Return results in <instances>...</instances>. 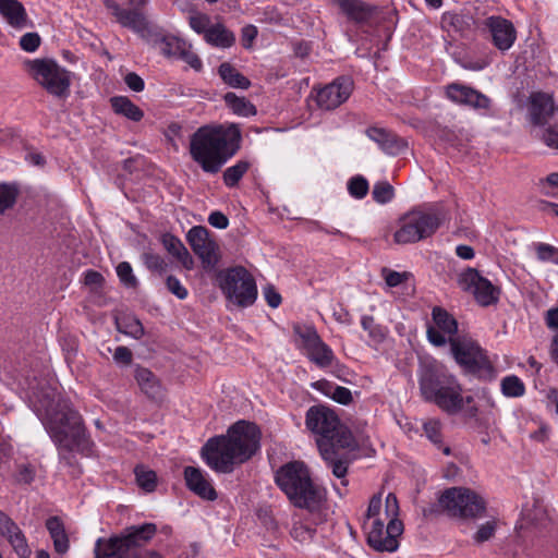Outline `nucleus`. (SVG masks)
I'll use <instances>...</instances> for the list:
<instances>
[{
    "label": "nucleus",
    "mask_w": 558,
    "mask_h": 558,
    "mask_svg": "<svg viewBox=\"0 0 558 558\" xmlns=\"http://www.w3.org/2000/svg\"><path fill=\"white\" fill-rule=\"evenodd\" d=\"M260 430L244 420L232 424L226 435L209 438L202 448V458L218 473H231L235 464L248 461L260 447Z\"/></svg>",
    "instance_id": "obj_2"
},
{
    "label": "nucleus",
    "mask_w": 558,
    "mask_h": 558,
    "mask_svg": "<svg viewBox=\"0 0 558 558\" xmlns=\"http://www.w3.org/2000/svg\"><path fill=\"white\" fill-rule=\"evenodd\" d=\"M0 14L14 28H23L28 25L26 10L19 0H0Z\"/></svg>",
    "instance_id": "obj_25"
},
{
    "label": "nucleus",
    "mask_w": 558,
    "mask_h": 558,
    "mask_svg": "<svg viewBox=\"0 0 558 558\" xmlns=\"http://www.w3.org/2000/svg\"><path fill=\"white\" fill-rule=\"evenodd\" d=\"M241 142L242 133L236 124H207L191 135L189 151L204 172L216 174L239 151Z\"/></svg>",
    "instance_id": "obj_3"
},
{
    "label": "nucleus",
    "mask_w": 558,
    "mask_h": 558,
    "mask_svg": "<svg viewBox=\"0 0 558 558\" xmlns=\"http://www.w3.org/2000/svg\"><path fill=\"white\" fill-rule=\"evenodd\" d=\"M339 7L342 14L349 21L356 24L368 23L376 13V7L366 3L363 0H332Z\"/></svg>",
    "instance_id": "obj_23"
},
{
    "label": "nucleus",
    "mask_w": 558,
    "mask_h": 558,
    "mask_svg": "<svg viewBox=\"0 0 558 558\" xmlns=\"http://www.w3.org/2000/svg\"><path fill=\"white\" fill-rule=\"evenodd\" d=\"M448 341L454 361L465 374H471L482 380L495 378V368L476 341L466 336L450 337Z\"/></svg>",
    "instance_id": "obj_8"
},
{
    "label": "nucleus",
    "mask_w": 558,
    "mask_h": 558,
    "mask_svg": "<svg viewBox=\"0 0 558 558\" xmlns=\"http://www.w3.org/2000/svg\"><path fill=\"white\" fill-rule=\"evenodd\" d=\"M361 325L364 330L368 331V336L375 342H381L385 339V333L380 326L375 324V319L372 316H363L361 319Z\"/></svg>",
    "instance_id": "obj_47"
},
{
    "label": "nucleus",
    "mask_w": 558,
    "mask_h": 558,
    "mask_svg": "<svg viewBox=\"0 0 558 558\" xmlns=\"http://www.w3.org/2000/svg\"><path fill=\"white\" fill-rule=\"evenodd\" d=\"M105 281L104 276L96 270H87L84 276V283L90 288H100Z\"/></svg>",
    "instance_id": "obj_63"
},
{
    "label": "nucleus",
    "mask_w": 558,
    "mask_h": 558,
    "mask_svg": "<svg viewBox=\"0 0 558 558\" xmlns=\"http://www.w3.org/2000/svg\"><path fill=\"white\" fill-rule=\"evenodd\" d=\"M543 141L548 147L558 149V125H551L544 131Z\"/></svg>",
    "instance_id": "obj_64"
},
{
    "label": "nucleus",
    "mask_w": 558,
    "mask_h": 558,
    "mask_svg": "<svg viewBox=\"0 0 558 558\" xmlns=\"http://www.w3.org/2000/svg\"><path fill=\"white\" fill-rule=\"evenodd\" d=\"M36 470L34 465L27 463V464H20L17 465L16 472H15V482L17 484L28 485L35 480Z\"/></svg>",
    "instance_id": "obj_48"
},
{
    "label": "nucleus",
    "mask_w": 558,
    "mask_h": 558,
    "mask_svg": "<svg viewBox=\"0 0 558 558\" xmlns=\"http://www.w3.org/2000/svg\"><path fill=\"white\" fill-rule=\"evenodd\" d=\"M264 295H265V299H266V302L267 304L272 307V308H276L278 307L280 304H281V295L280 293L275 289L274 286L271 284H268L265 289H264Z\"/></svg>",
    "instance_id": "obj_62"
},
{
    "label": "nucleus",
    "mask_w": 558,
    "mask_h": 558,
    "mask_svg": "<svg viewBox=\"0 0 558 558\" xmlns=\"http://www.w3.org/2000/svg\"><path fill=\"white\" fill-rule=\"evenodd\" d=\"M167 289L174 294L178 299L184 300L187 298V290L181 284L180 280L174 276H168L166 280Z\"/></svg>",
    "instance_id": "obj_58"
},
{
    "label": "nucleus",
    "mask_w": 558,
    "mask_h": 558,
    "mask_svg": "<svg viewBox=\"0 0 558 558\" xmlns=\"http://www.w3.org/2000/svg\"><path fill=\"white\" fill-rule=\"evenodd\" d=\"M186 41L177 36H163L157 41L159 51L167 58H177L183 51Z\"/></svg>",
    "instance_id": "obj_37"
},
{
    "label": "nucleus",
    "mask_w": 558,
    "mask_h": 558,
    "mask_svg": "<svg viewBox=\"0 0 558 558\" xmlns=\"http://www.w3.org/2000/svg\"><path fill=\"white\" fill-rule=\"evenodd\" d=\"M501 391L507 397L515 398L524 395L525 387L518 376L511 375L501 380Z\"/></svg>",
    "instance_id": "obj_44"
},
{
    "label": "nucleus",
    "mask_w": 558,
    "mask_h": 558,
    "mask_svg": "<svg viewBox=\"0 0 558 558\" xmlns=\"http://www.w3.org/2000/svg\"><path fill=\"white\" fill-rule=\"evenodd\" d=\"M447 96L456 102L469 105L480 109L488 108L490 102L489 98H487L485 95L471 87L459 84L449 85L447 87Z\"/></svg>",
    "instance_id": "obj_24"
},
{
    "label": "nucleus",
    "mask_w": 558,
    "mask_h": 558,
    "mask_svg": "<svg viewBox=\"0 0 558 558\" xmlns=\"http://www.w3.org/2000/svg\"><path fill=\"white\" fill-rule=\"evenodd\" d=\"M385 514L386 519L389 521L401 522L398 519L399 515V502L397 496L392 493H389L385 500Z\"/></svg>",
    "instance_id": "obj_53"
},
{
    "label": "nucleus",
    "mask_w": 558,
    "mask_h": 558,
    "mask_svg": "<svg viewBox=\"0 0 558 558\" xmlns=\"http://www.w3.org/2000/svg\"><path fill=\"white\" fill-rule=\"evenodd\" d=\"M205 39L208 44L221 48H229L235 41L234 34L227 29L222 24L210 26L206 31Z\"/></svg>",
    "instance_id": "obj_33"
},
{
    "label": "nucleus",
    "mask_w": 558,
    "mask_h": 558,
    "mask_svg": "<svg viewBox=\"0 0 558 558\" xmlns=\"http://www.w3.org/2000/svg\"><path fill=\"white\" fill-rule=\"evenodd\" d=\"M218 281L226 298L238 306H250L257 298L255 280L242 266L220 271Z\"/></svg>",
    "instance_id": "obj_11"
},
{
    "label": "nucleus",
    "mask_w": 558,
    "mask_h": 558,
    "mask_svg": "<svg viewBox=\"0 0 558 558\" xmlns=\"http://www.w3.org/2000/svg\"><path fill=\"white\" fill-rule=\"evenodd\" d=\"M257 518L260 523L269 531L277 530V522L269 508H260L257 511Z\"/></svg>",
    "instance_id": "obj_60"
},
{
    "label": "nucleus",
    "mask_w": 558,
    "mask_h": 558,
    "mask_svg": "<svg viewBox=\"0 0 558 558\" xmlns=\"http://www.w3.org/2000/svg\"><path fill=\"white\" fill-rule=\"evenodd\" d=\"M418 384L425 401L434 403L448 415L462 412V385L444 368L435 364L424 365Z\"/></svg>",
    "instance_id": "obj_4"
},
{
    "label": "nucleus",
    "mask_w": 558,
    "mask_h": 558,
    "mask_svg": "<svg viewBox=\"0 0 558 558\" xmlns=\"http://www.w3.org/2000/svg\"><path fill=\"white\" fill-rule=\"evenodd\" d=\"M438 506L449 517L475 519L484 515L486 502L482 496L470 488L451 487L438 498Z\"/></svg>",
    "instance_id": "obj_10"
},
{
    "label": "nucleus",
    "mask_w": 558,
    "mask_h": 558,
    "mask_svg": "<svg viewBox=\"0 0 558 558\" xmlns=\"http://www.w3.org/2000/svg\"><path fill=\"white\" fill-rule=\"evenodd\" d=\"M275 482L286 494L291 504L314 512L319 509L324 495L314 485L307 466L300 461H292L278 469Z\"/></svg>",
    "instance_id": "obj_6"
},
{
    "label": "nucleus",
    "mask_w": 558,
    "mask_h": 558,
    "mask_svg": "<svg viewBox=\"0 0 558 558\" xmlns=\"http://www.w3.org/2000/svg\"><path fill=\"white\" fill-rule=\"evenodd\" d=\"M27 66L33 78L41 85L50 95L58 98H66L70 94V72L61 68L52 59H35L27 61Z\"/></svg>",
    "instance_id": "obj_12"
},
{
    "label": "nucleus",
    "mask_w": 558,
    "mask_h": 558,
    "mask_svg": "<svg viewBox=\"0 0 558 558\" xmlns=\"http://www.w3.org/2000/svg\"><path fill=\"white\" fill-rule=\"evenodd\" d=\"M163 247L173 255L185 269L191 270L194 267V259L183 245V243L174 235L165 233L161 236Z\"/></svg>",
    "instance_id": "obj_27"
},
{
    "label": "nucleus",
    "mask_w": 558,
    "mask_h": 558,
    "mask_svg": "<svg viewBox=\"0 0 558 558\" xmlns=\"http://www.w3.org/2000/svg\"><path fill=\"white\" fill-rule=\"evenodd\" d=\"M352 90L353 82L350 77H338L317 92V106L324 110H333L347 101Z\"/></svg>",
    "instance_id": "obj_16"
},
{
    "label": "nucleus",
    "mask_w": 558,
    "mask_h": 558,
    "mask_svg": "<svg viewBox=\"0 0 558 558\" xmlns=\"http://www.w3.org/2000/svg\"><path fill=\"white\" fill-rule=\"evenodd\" d=\"M458 284L463 291L471 292L482 306L495 304L499 299V288L495 287L475 268L468 267L462 271L458 277Z\"/></svg>",
    "instance_id": "obj_13"
},
{
    "label": "nucleus",
    "mask_w": 558,
    "mask_h": 558,
    "mask_svg": "<svg viewBox=\"0 0 558 558\" xmlns=\"http://www.w3.org/2000/svg\"><path fill=\"white\" fill-rule=\"evenodd\" d=\"M340 447L332 446L331 457L322 456L323 459L331 466L332 474L338 478H344L348 472V461L339 454Z\"/></svg>",
    "instance_id": "obj_42"
},
{
    "label": "nucleus",
    "mask_w": 558,
    "mask_h": 558,
    "mask_svg": "<svg viewBox=\"0 0 558 558\" xmlns=\"http://www.w3.org/2000/svg\"><path fill=\"white\" fill-rule=\"evenodd\" d=\"M402 533V522L389 521L385 526L381 519L375 518L367 533V544L376 551L393 553L399 547L398 537Z\"/></svg>",
    "instance_id": "obj_14"
},
{
    "label": "nucleus",
    "mask_w": 558,
    "mask_h": 558,
    "mask_svg": "<svg viewBox=\"0 0 558 558\" xmlns=\"http://www.w3.org/2000/svg\"><path fill=\"white\" fill-rule=\"evenodd\" d=\"M305 424L308 430L318 436L316 444L322 456L331 457L332 446L349 450L357 448L352 432L328 407L323 404L311 407L306 412Z\"/></svg>",
    "instance_id": "obj_5"
},
{
    "label": "nucleus",
    "mask_w": 558,
    "mask_h": 558,
    "mask_svg": "<svg viewBox=\"0 0 558 558\" xmlns=\"http://www.w3.org/2000/svg\"><path fill=\"white\" fill-rule=\"evenodd\" d=\"M433 320L436 325L427 327V339L435 347H444L449 343L446 335L450 337H461L458 335V323L456 318L446 310L435 306L432 312Z\"/></svg>",
    "instance_id": "obj_17"
},
{
    "label": "nucleus",
    "mask_w": 558,
    "mask_h": 558,
    "mask_svg": "<svg viewBox=\"0 0 558 558\" xmlns=\"http://www.w3.org/2000/svg\"><path fill=\"white\" fill-rule=\"evenodd\" d=\"M117 274L121 282L126 287H135L137 284V280L133 275L132 267L128 262H121L117 266Z\"/></svg>",
    "instance_id": "obj_51"
},
{
    "label": "nucleus",
    "mask_w": 558,
    "mask_h": 558,
    "mask_svg": "<svg viewBox=\"0 0 558 558\" xmlns=\"http://www.w3.org/2000/svg\"><path fill=\"white\" fill-rule=\"evenodd\" d=\"M186 238L193 252L201 258L203 268L206 271L214 270L219 262L218 245L209 238L207 228L195 226L187 232Z\"/></svg>",
    "instance_id": "obj_15"
},
{
    "label": "nucleus",
    "mask_w": 558,
    "mask_h": 558,
    "mask_svg": "<svg viewBox=\"0 0 558 558\" xmlns=\"http://www.w3.org/2000/svg\"><path fill=\"white\" fill-rule=\"evenodd\" d=\"M0 535L5 537L13 547L14 551L21 557H28L31 550L26 538L15 522L3 511L0 510Z\"/></svg>",
    "instance_id": "obj_20"
},
{
    "label": "nucleus",
    "mask_w": 558,
    "mask_h": 558,
    "mask_svg": "<svg viewBox=\"0 0 558 558\" xmlns=\"http://www.w3.org/2000/svg\"><path fill=\"white\" fill-rule=\"evenodd\" d=\"M135 379L141 390L153 400L161 398L162 389L157 376L145 367H137L135 369Z\"/></svg>",
    "instance_id": "obj_26"
},
{
    "label": "nucleus",
    "mask_w": 558,
    "mask_h": 558,
    "mask_svg": "<svg viewBox=\"0 0 558 558\" xmlns=\"http://www.w3.org/2000/svg\"><path fill=\"white\" fill-rule=\"evenodd\" d=\"M313 387L316 390L323 392L325 396L343 405L350 404L353 400L350 389L342 386H336L326 379L314 383Z\"/></svg>",
    "instance_id": "obj_29"
},
{
    "label": "nucleus",
    "mask_w": 558,
    "mask_h": 558,
    "mask_svg": "<svg viewBox=\"0 0 558 558\" xmlns=\"http://www.w3.org/2000/svg\"><path fill=\"white\" fill-rule=\"evenodd\" d=\"M250 162L246 160H239L235 165L227 168L223 172V183L228 187H234L238 185L240 180L250 169Z\"/></svg>",
    "instance_id": "obj_39"
},
{
    "label": "nucleus",
    "mask_w": 558,
    "mask_h": 558,
    "mask_svg": "<svg viewBox=\"0 0 558 558\" xmlns=\"http://www.w3.org/2000/svg\"><path fill=\"white\" fill-rule=\"evenodd\" d=\"M124 82L133 92H142L145 88L144 80L135 72H130L124 76Z\"/></svg>",
    "instance_id": "obj_61"
},
{
    "label": "nucleus",
    "mask_w": 558,
    "mask_h": 558,
    "mask_svg": "<svg viewBox=\"0 0 558 558\" xmlns=\"http://www.w3.org/2000/svg\"><path fill=\"white\" fill-rule=\"evenodd\" d=\"M536 255L537 258L542 262H553L558 265V248L546 244V243H539L536 246Z\"/></svg>",
    "instance_id": "obj_50"
},
{
    "label": "nucleus",
    "mask_w": 558,
    "mask_h": 558,
    "mask_svg": "<svg viewBox=\"0 0 558 558\" xmlns=\"http://www.w3.org/2000/svg\"><path fill=\"white\" fill-rule=\"evenodd\" d=\"M178 59H181L184 62H186L195 71L202 70L203 64H202L201 59L198 58V56L196 53L191 51V45L187 43H186L185 47L183 48V51L178 57Z\"/></svg>",
    "instance_id": "obj_56"
},
{
    "label": "nucleus",
    "mask_w": 558,
    "mask_h": 558,
    "mask_svg": "<svg viewBox=\"0 0 558 558\" xmlns=\"http://www.w3.org/2000/svg\"><path fill=\"white\" fill-rule=\"evenodd\" d=\"M19 195L20 190L15 183H0V216L15 206Z\"/></svg>",
    "instance_id": "obj_36"
},
{
    "label": "nucleus",
    "mask_w": 558,
    "mask_h": 558,
    "mask_svg": "<svg viewBox=\"0 0 558 558\" xmlns=\"http://www.w3.org/2000/svg\"><path fill=\"white\" fill-rule=\"evenodd\" d=\"M184 480L187 488L198 497L210 501L217 499L216 489L198 468L185 466Z\"/></svg>",
    "instance_id": "obj_22"
},
{
    "label": "nucleus",
    "mask_w": 558,
    "mask_h": 558,
    "mask_svg": "<svg viewBox=\"0 0 558 558\" xmlns=\"http://www.w3.org/2000/svg\"><path fill=\"white\" fill-rule=\"evenodd\" d=\"M308 359L319 367H328L331 365L333 360V353L331 349L324 343L322 340L306 351Z\"/></svg>",
    "instance_id": "obj_38"
},
{
    "label": "nucleus",
    "mask_w": 558,
    "mask_h": 558,
    "mask_svg": "<svg viewBox=\"0 0 558 558\" xmlns=\"http://www.w3.org/2000/svg\"><path fill=\"white\" fill-rule=\"evenodd\" d=\"M314 533V529L303 524L302 522H294L290 531L291 536L300 543L311 539Z\"/></svg>",
    "instance_id": "obj_49"
},
{
    "label": "nucleus",
    "mask_w": 558,
    "mask_h": 558,
    "mask_svg": "<svg viewBox=\"0 0 558 558\" xmlns=\"http://www.w3.org/2000/svg\"><path fill=\"white\" fill-rule=\"evenodd\" d=\"M110 102L117 114L124 116L134 122L141 121L144 117L143 110L125 96L112 97Z\"/></svg>",
    "instance_id": "obj_31"
},
{
    "label": "nucleus",
    "mask_w": 558,
    "mask_h": 558,
    "mask_svg": "<svg viewBox=\"0 0 558 558\" xmlns=\"http://www.w3.org/2000/svg\"><path fill=\"white\" fill-rule=\"evenodd\" d=\"M123 27L131 28L133 32L144 35L148 31L146 17L136 10H124L117 20Z\"/></svg>",
    "instance_id": "obj_34"
},
{
    "label": "nucleus",
    "mask_w": 558,
    "mask_h": 558,
    "mask_svg": "<svg viewBox=\"0 0 558 558\" xmlns=\"http://www.w3.org/2000/svg\"><path fill=\"white\" fill-rule=\"evenodd\" d=\"M424 432L432 442L441 447V424L438 421L426 422Z\"/></svg>",
    "instance_id": "obj_55"
},
{
    "label": "nucleus",
    "mask_w": 558,
    "mask_h": 558,
    "mask_svg": "<svg viewBox=\"0 0 558 558\" xmlns=\"http://www.w3.org/2000/svg\"><path fill=\"white\" fill-rule=\"evenodd\" d=\"M372 195L375 202L386 204L393 198L395 191L390 183L380 181L374 185Z\"/></svg>",
    "instance_id": "obj_45"
},
{
    "label": "nucleus",
    "mask_w": 558,
    "mask_h": 558,
    "mask_svg": "<svg viewBox=\"0 0 558 558\" xmlns=\"http://www.w3.org/2000/svg\"><path fill=\"white\" fill-rule=\"evenodd\" d=\"M46 527L53 541L54 550L60 555L65 554L69 549V537L62 521L58 517H50L46 522Z\"/></svg>",
    "instance_id": "obj_30"
},
{
    "label": "nucleus",
    "mask_w": 558,
    "mask_h": 558,
    "mask_svg": "<svg viewBox=\"0 0 558 558\" xmlns=\"http://www.w3.org/2000/svg\"><path fill=\"white\" fill-rule=\"evenodd\" d=\"M223 99L233 113L238 116L250 117L256 114L255 106L245 97H239L234 93L229 92L225 95Z\"/></svg>",
    "instance_id": "obj_35"
},
{
    "label": "nucleus",
    "mask_w": 558,
    "mask_h": 558,
    "mask_svg": "<svg viewBox=\"0 0 558 558\" xmlns=\"http://www.w3.org/2000/svg\"><path fill=\"white\" fill-rule=\"evenodd\" d=\"M209 17L205 14H194L190 16V26L198 34H206V31L210 27Z\"/></svg>",
    "instance_id": "obj_59"
},
{
    "label": "nucleus",
    "mask_w": 558,
    "mask_h": 558,
    "mask_svg": "<svg viewBox=\"0 0 558 558\" xmlns=\"http://www.w3.org/2000/svg\"><path fill=\"white\" fill-rule=\"evenodd\" d=\"M40 36L37 33H26L20 39V46L24 51L33 52L40 45Z\"/></svg>",
    "instance_id": "obj_57"
},
{
    "label": "nucleus",
    "mask_w": 558,
    "mask_h": 558,
    "mask_svg": "<svg viewBox=\"0 0 558 558\" xmlns=\"http://www.w3.org/2000/svg\"><path fill=\"white\" fill-rule=\"evenodd\" d=\"M499 50H508L514 43L517 33L512 23L501 16H490L485 21Z\"/></svg>",
    "instance_id": "obj_18"
},
{
    "label": "nucleus",
    "mask_w": 558,
    "mask_h": 558,
    "mask_svg": "<svg viewBox=\"0 0 558 558\" xmlns=\"http://www.w3.org/2000/svg\"><path fill=\"white\" fill-rule=\"evenodd\" d=\"M144 264L145 266L153 270L157 271L158 274H163L167 270V264L163 260V258L157 254L153 253H145L143 255Z\"/></svg>",
    "instance_id": "obj_52"
},
{
    "label": "nucleus",
    "mask_w": 558,
    "mask_h": 558,
    "mask_svg": "<svg viewBox=\"0 0 558 558\" xmlns=\"http://www.w3.org/2000/svg\"><path fill=\"white\" fill-rule=\"evenodd\" d=\"M530 117L535 125H544L558 111L551 95L537 92L530 96Z\"/></svg>",
    "instance_id": "obj_19"
},
{
    "label": "nucleus",
    "mask_w": 558,
    "mask_h": 558,
    "mask_svg": "<svg viewBox=\"0 0 558 558\" xmlns=\"http://www.w3.org/2000/svg\"><path fill=\"white\" fill-rule=\"evenodd\" d=\"M31 401L58 449L60 461L73 465L70 453L90 454L92 442L80 413L62 400L54 389L41 387L34 392Z\"/></svg>",
    "instance_id": "obj_1"
},
{
    "label": "nucleus",
    "mask_w": 558,
    "mask_h": 558,
    "mask_svg": "<svg viewBox=\"0 0 558 558\" xmlns=\"http://www.w3.org/2000/svg\"><path fill=\"white\" fill-rule=\"evenodd\" d=\"M218 73L223 83L232 88L247 89L251 86L250 80L229 62L221 63L218 68Z\"/></svg>",
    "instance_id": "obj_32"
},
{
    "label": "nucleus",
    "mask_w": 558,
    "mask_h": 558,
    "mask_svg": "<svg viewBox=\"0 0 558 558\" xmlns=\"http://www.w3.org/2000/svg\"><path fill=\"white\" fill-rule=\"evenodd\" d=\"M294 333L301 339L302 347L308 351L322 340L316 329L313 326L295 325L293 327Z\"/></svg>",
    "instance_id": "obj_43"
},
{
    "label": "nucleus",
    "mask_w": 558,
    "mask_h": 558,
    "mask_svg": "<svg viewBox=\"0 0 558 558\" xmlns=\"http://www.w3.org/2000/svg\"><path fill=\"white\" fill-rule=\"evenodd\" d=\"M156 533L155 523L126 527L120 537L110 539V546L118 551L110 558H161L158 553L143 548Z\"/></svg>",
    "instance_id": "obj_9"
},
{
    "label": "nucleus",
    "mask_w": 558,
    "mask_h": 558,
    "mask_svg": "<svg viewBox=\"0 0 558 558\" xmlns=\"http://www.w3.org/2000/svg\"><path fill=\"white\" fill-rule=\"evenodd\" d=\"M446 220L441 208L413 209L399 220V228L393 234L397 244H410L432 236Z\"/></svg>",
    "instance_id": "obj_7"
},
{
    "label": "nucleus",
    "mask_w": 558,
    "mask_h": 558,
    "mask_svg": "<svg viewBox=\"0 0 558 558\" xmlns=\"http://www.w3.org/2000/svg\"><path fill=\"white\" fill-rule=\"evenodd\" d=\"M366 135L372 141L377 143L380 149L388 155H400L408 147V143L405 140L399 137L397 134L383 128H368L366 130Z\"/></svg>",
    "instance_id": "obj_21"
},
{
    "label": "nucleus",
    "mask_w": 558,
    "mask_h": 558,
    "mask_svg": "<svg viewBox=\"0 0 558 558\" xmlns=\"http://www.w3.org/2000/svg\"><path fill=\"white\" fill-rule=\"evenodd\" d=\"M137 485L145 492L151 493L157 487V475L153 470L144 465H137L134 469Z\"/></svg>",
    "instance_id": "obj_40"
},
{
    "label": "nucleus",
    "mask_w": 558,
    "mask_h": 558,
    "mask_svg": "<svg viewBox=\"0 0 558 558\" xmlns=\"http://www.w3.org/2000/svg\"><path fill=\"white\" fill-rule=\"evenodd\" d=\"M496 532V523L493 521H487L482 524L476 533L473 536V539L476 544H483L484 542L489 541Z\"/></svg>",
    "instance_id": "obj_54"
},
{
    "label": "nucleus",
    "mask_w": 558,
    "mask_h": 558,
    "mask_svg": "<svg viewBox=\"0 0 558 558\" xmlns=\"http://www.w3.org/2000/svg\"><path fill=\"white\" fill-rule=\"evenodd\" d=\"M116 326L118 331L129 335L134 339H140L144 336V327L135 317L116 318Z\"/></svg>",
    "instance_id": "obj_41"
},
{
    "label": "nucleus",
    "mask_w": 558,
    "mask_h": 558,
    "mask_svg": "<svg viewBox=\"0 0 558 558\" xmlns=\"http://www.w3.org/2000/svg\"><path fill=\"white\" fill-rule=\"evenodd\" d=\"M474 25V19L468 13L445 12L441 16V27L448 33L464 34Z\"/></svg>",
    "instance_id": "obj_28"
},
{
    "label": "nucleus",
    "mask_w": 558,
    "mask_h": 558,
    "mask_svg": "<svg viewBox=\"0 0 558 558\" xmlns=\"http://www.w3.org/2000/svg\"><path fill=\"white\" fill-rule=\"evenodd\" d=\"M349 193L355 198H363L368 192V182L361 175L353 177L348 183Z\"/></svg>",
    "instance_id": "obj_46"
}]
</instances>
